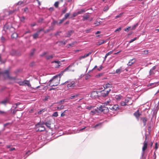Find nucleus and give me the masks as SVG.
Masks as SVG:
<instances>
[{
  "mask_svg": "<svg viewBox=\"0 0 159 159\" xmlns=\"http://www.w3.org/2000/svg\"><path fill=\"white\" fill-rule=\"evenodd\" d=\"M138 23H137L136 24H135V25H133L132 27V28H131V30H135L136 28V27L138 26Z\"/></svg>",
  "mask_w": 159,
  "mask_h": 159,
  "instance_id": "obj_39",
  "label": "nucleus"
},
{
  "mask_svg": "<svg viewBox=\"0 0 159 159\" xmlns=\"http://www.w3.org/2000/svg\"><path fill=\"white\" fill-rule=\"evenodd\" d=\"M122 98V96L120 95H116L115 98L117 100H119Z\"/></svg>",
  "mask_w": 159,
  "mask_h": 159,
  "instance_id": "obj_26",
  "label": "nucleus"
},
{
  "mask_svg": "<svg viewBox=\"0 0 159 159\" xmlns=\"http://www.w3.org/2000/svg\"><path fill=\"white\" fill-rule=\"evenodd\" d=\"M135 59L131 60L128 62V65L129 66H131L135 62Z\"/></svg>",
  "mask_w": 159,
  "mask_h": 159,
  "instance_id": "obj_24",
  "label": "nucleus"
},
{
  "mask_svg": "<svg viewBox=\"0 0 159 159\" xmlns=\"http://www.w3.org/2000/svg\"><path fill=\"white\" fill-rule=\"evenodd\" d=\"M35 129L37 131L42 132L45 130V127L43 126L42 127H40L39 128H35Z\"/></svg>",
  "mask_w": 159,
  "mask_h": 159,
  "instance_id": "obj_12",
  "label": "nucleus"
},
{
  "mask_svg": "<svg viewBox=\"0 0 159 159\" xmlns=\"http://www.w3.org/2000/svg\"><path fill=\"white\" fill-rule=\"evenodd\" d=\"M90 76L89 75H87L85 77V80H87L89 78Z\"/></svg>",
  "mask_w": 159,
  "mask_h": 159,
  "instance_id": "obj_52",
  "label": "nucleus"
},
{
  "mask_svg": "<svg viewBox=\"0 0 159 159\" xmlns=\"http://www.w3.org/2000/svg\"><path fill=\"white\" fill-rule=\"evenodd\" d=\"M17 36L18 35L16 33H14L11 35V37L13 38H16Z\"/></svg>",
  "mask_w": 159,
  "mask_h": 159,
  "instance_id": "obj_37",
  "label": "nucleus"
},
{
  "mask_svg": "<svg viewBox=\"0 0 159 159\" xmlns=\"http://www.w3.org/2000/svg\"><path fill=\"white\" fill-rule=\"evenodd\" d=\"M49 98H50V97L49 96L46 97L43 100L44 101H46L48 99H49Z\"/></svg>",
  "mask_w": 159,
  "mask_h": 159,
  "instance_id": "obj_63",
  "label": "nucleus"
},
{
  "mask_svg": "<svg viewBox=\"0 0 159 159\" xmlns=\"http://www.w3.org/2000/svg\"><path fill=\"white\" fill-rule=\"evenodd\" d=\"M58 116V112L57 111L54 112L52 115V116L57 117Z\"/></svg>",
  "mask_w": 159,
  "mask_h": 159,
  "instance_id": "obj_41",
  "label": "nucleus"
},
{
  "mask_svg": "<svg viewBox=\"0 0 159 159\" xmlns=\"http://www.w3.org/2000/svg\"><path fill=\"white\" fill-rule=\"evenodd\" d=\"M154 69V68H153L152 69L150 70L149 71V73L150 75H152V74H154V73L153 72V70Z\"/></svg>",
  "mask_w": 159,
  "mask_h": 159,
  "instance_id": "obj_44",
  "label": "nucleus"
},
{
  "mask_svg": "<svg viewBox=\"0 0 159 159\" xmlns=\"http://www.w3.org/2000/svg\"><path fill=\"white\" fill-rule=\"evenodd\" d=\"M7 102V100L6 99L4 100L3 101H2L0 102V103L2 104H3L4 105H6V103Z\"/></svg>",
  "mask_w": 159,
  "mask_h": 159,
  "instance_id": "obj_42",
  "label": "nucleus"
},
{
  "mask_svg": "<svg viewBox=\"0 0 159 159\" xmlns=\"http://www.w3.org/2000/svg\"><path fill=\"white\" fill-rule=\"evenodd\" d=\"M99 110L103 112L105 114L107 113L109 111V108L108 107H106L105 105H103L99 107Z\"/></svg>",
  "mask_w": 159,
  "mask_h": 159,
  "instance_id": "obj_5",
  "label": "nucleus"
},
{
  "mask_svg": "<svg viewBox=\"0 0 159 159\" xmlns=\"http://www.w3.org/2000/svg\"><path fill=\"white\" fill-rule=\"evenodd\" d=\"M98 97V92L97 91H93L90 94V97L93 98L95 99Z\"/></svg>",
  "mask_w": 159,
  "mask_h": 159,
  "instance_id": "obj_7",
  "label": "nucleus"
},
{
  "mask_svg": "<svg viewBox=\"0 0 159 159\" xmlns=\"http://www.w3.org/2000/svg\"><path fill=\"white\" fill-rule=\"evenodd\" d=\"M130 28V26L128 27L125 29V31L126 32H128L129 31V29Z\"/></svg>",
  "mask_w": 159,
  "mask_h": 159,
  "instance_id": "obj_57",
  "label": "nucleus"
},
{
  "mask_svg": "<svg viewBox=\"0 0 159 159\" xmlns=\"http://www.w3.org/2000/svg\"><path fill=\"white\" fill-rule=\"evenodd\" d=\"M102 124V123H100L99 124H97L96 125H95L93 127L95 128V127H96L99 125H101Z\"/></svg>",
  "mask_w": 159,
  "mask_h": 159,
  "instance_id": "obj_60",
  "label": "nucleus"
},
{
  "mask_svg": "<svg viewBox=\"0 0 159 159\" xmlns=\"http://www.w3.org/2000/svg\"><path fill=\"white\" fill-rule=\"evenodd\" d=\"M54 56L53 55H48L45 56V58L47 60H50L52 59Z\"/></svg>",
  "mask_w": 159,
  "mask_h": 159,
  "instance_id": "obj_20",
  "label": "nucleus"
},
{
  "mask_svg": "<svg viewBox=\"0 0 159 159\" xmlns=\"http://www.w3.org/2000/svg\"><path fill=\"white\" fill-rule=\"evenodd\" d=\"M137 39V38L136 37H135V38H134V39H131V40H130L129 41V43H132L133 42V41H135V40H136Z\"/></svg>",
  "mask_w": 159,
  "mask_h": 159,
  "instance_id": "obj_59",
  "label": "nucleus"
},
{
  "mask_svg": "<svg viewBox=\"0 0 159 159\" xmlns=\"http://www.w3.org/2000/svg\"><path fill=\"white\" fill-rule=\"evenodd\" d=\"M64 84L66 85L67 87L69 89H71L75 86V82L71 80L66 82Z\"/></svg>",
  "mask_w": 159,
  "mask_h": 159,
  "instance_id": "obj_3",
  "label": "nucleus"
},
{
  "mask_svg": "<svg viewBox=\"0 0 159 159\" xmlns=\"http://www.w3.org/2000/svg\"><path fill=\"white\" fill-rule=\"evenodd\" d=\"M112 102L111 101L110 99H109L106 102H104L103 104V105H104L105 106H107V105L109 106H111L112 105Z\"/></svg>",
  "mask_w": 159,
  "mask_h": 159,
  "instance_id": "obj_14",
  "label": "nucleus"
},
{
  "mask_svg": "<svg viewBox=\"0 0 159 159\" xmlns=\"http://www.w3.org/2000/svg\"><path fill=\"white\" fill-rule=\"evenodd\" d=\"M15 10L11 11L8 12L9 14H11L14 13L15 12Z\"/></svg>",
  "mask_w": 159,
  "mask_h": 159,
  "instance_id": "obj_64",
  "label": "nucleus"
},
{
  "mask_svg": "<svg viewBox=\"0 0 159 159\" xmlns=\"http://www.w3.org/2000/svg\"><path fill=\"white\" fill-rule=\"evenodd\" d=\"M21 104V103H20V102H17V103H15L14 105H16V107H14V105L13 106V107H15V108H20V109H23V108H24V107H18L19 106V105H20V104Z\"/></svg>",
  "mask_w": 159,
  "mask_h": 159,
  "instance_id": "obj_21",
  "label": "nucleus"
},
{
  "mask_svg": "<svg viewBox=\"0 0 159 159\" xmlns=\"http://www.w3.org/2000/svg\"><path fill=\"white\" fill-rule=\"evenodd\" d=\"M70 13H66L64 16V17L63 18L65 20H66L70 16Z\"/></svg>",
  "mask_w": 159,
  "mask_h": 159,
  "instance_id": "obj_32",
  "label": "nucleus"
},
{
  "mask_svg": "<svg viewBox=\"0 0 159 159\" xmlns=\"http://www.w3.org/2000/svg\"><path fill=\"white\" fill-rule=\"evenodd\" d=\"M44 28H42L41 29H40V30H39L38 31H37V32H38V33H39L40 34V32H41V31H44Z\"/></svg>",
  "mask_w": 159,
  "mask_h": 159,
  "instance_id": "obj_61",
  "label": "nucleus"
},
{
  "mask_svg": "<svg viewBox=\"0 0 159 159\" xmlns=\"http://www.w3.org/2000/svg\"><path fill=\"white\" fill-rule=\"evenodd\" d=\"M65 71L74 72L75 71L74 63H73L65 69Z\"/></svg>",
  "mask_w": 159,
  "mask_h": 159,
  "instance_id": "obj_4",
  "label": "nucleus"
},
{
  "mask_svg": "<svg viewBox=\"0 0 159 159\" xmlns=\"http://www.w3.org/2000/svg\"><path fill=\"white\" fill-rule=\"evenodd\" d=\"M103 87L104 89H106L107 88H111L112 86V85L111 84L107 83L106 84H104V85Z\"/></svg>",
  "mask_w": 159,
  "mask_h": 159,
  "instance_id": "obj_17",
  "label": "nucleus"
},
{
  "mask_svg": "<svg viewBox=\"0 0 159 159\" xmlns=\"http://www.w3.org/2000/svg\"><path fill=\"white\" fill-rule=\"evenodd\" d=\"M79 94H75L74 95L71 96L69 97V99H72L77 98L79 96Z\"/></svg>",
  "mask_w": 159,
  "mask_h": 159,
  "instance_id": "obj_23",
  "label": "nucleus"
},
{
  "mask_svg": "<svg viewBox=\"0 0 159 159\" xmlns=\"http://www.w3.org/2000/svg\"><path fill=\"white\" fill-rule=\"evenodd\" d=\"M59 4V2H56L55 3L54 5L57 8L58 7Z\"/></svg>",
  "mask_w": 159,
  "mask_h": 159,
  "instance_id": "obj_45",
  "label": "nucleus"
},
{
  "mask_svg": "<svg viewBox=\"0 0 159 159\" xmlns=\"http://www.w3.org/2000/svg\"><path fill=\"white\" fill-rule=\"evenodd\" d=\"M109 108L112 111H117L119 109V106L117 105H114L113 106L111 105Z\"/></svg>",
  "mask_w": 159,
  "mask_h": 159,
  "instance_id": "obj_8",
  "label": "nucleus"
},
{
  "mask_svg": "<svg viewBox=\"0 0 159 159\" xmlns=\"http://www.w3.org/2000/svg\"><path fill=\"white\" fill-rule=\"evenodd\" d=\"M120 104L122 106H126V103H125V102L123 101H121L120 102Z\"/></svg>",
  "mask_w": 159,
  "mask_h": 159,
  "instance_id": "obj_48",
  "label": "nucleus"
},
{
  "mask_svg": "<svg viewBox=\"0 0 159 159\" xmlns=\"http://www.w3.org/2000/svg\"><path fill=\"white\" fill-rule=\"evenodd\" d=\"M134 115L136 118H139L140 116L141 115V114L139 112V110H138L134 113Z\"/></svg>",
  "mask_w": 159,
  "mask_h": 159,
  "instance_id": "obj_15",
  "label": "nucleus"
},
{
  "mask_svg": "<svg viewBox=\"0 0 159 159\" xmlns=\"http://www.w3.org/2000/svg\"><path fill=\"white\" fill-rule=\"evenodd\" d=\"M64 107V106L62 105L60 107H57V110H61L62 109H63Z\"/></svg>",
  "mask_w": 159,
  "mask_h": 159,
  "instance_id": "obj_40",
  "label": "nucleus"
},
{
  "mask_svg": "<svg viewBox=\"0 0 159 159\" xmlns=\"http://www.w3.org/2000/svg\"><path fill=\"white\" fill-rule=\"evenodd\" d=\"M18 80L16 82L18 83L20 86H28L29 87L31 86V85L30 84L29 81L27 80H24L23 81H18Z\"/></svg>",
  "mask_w": 159,
  "mask_h": 159,
  "instance_id": "obj_2",
  "label": "nucleus"
},
{
  "mask_svg": "<svg viewBox=\"0 0 159 159\" xmlns=\"http://www.w3.org/2000/svg\"><path fill=\"white\" fill-rule=\"evenodd\" d=\"M43 124H44V122H40L35 125V128H39L40 127H42L43 126Z\"/></svg>",
  "mask_w": 159,
  "mask_h": 159,
  "instance_id": "obj_18",
  "label": "nucleus"
},
{
  "mask_svg": "<svg viewBox=\"0 0 159 159\" xmlns=\"http://www.w3.org/2000/svg\"><path fill=\"white\" fill-rule=\"evenodd\" d=\"M23 3H24L22 1H20L17 3V5H20Z\"/></svg>",
  "mask_w": 159,
  "mask_h": 159,
  "instance_id": "obj_54",
  "label": "nucleus"
},
{
  "mask_svg": "<svg viewBox=\"0 0 159 159\" xmlns=\"http://www.w3.org/2000/svg\"><path fill=\"white\" fill-rule=\"evenodd\" d=\"M121 30V27H119L118 28H117V29H116L115 31V32H116L117 31H120V30Z\"/></svg>",
  "mask_w": 159,
  "mask_h": 159,
  "instance_id": "obj_62",
  "label": "nucleus"
},
{
  "mask_svg": "<svg viewBox=\"0 0 159 159\" xmlns=\"http://www.w3.org/2000/svg\"><path fill=\"white\" fill-rule=\"evenodd\" d=\"M148 145V141H144L143 143V146L142 148V151L144 152L147 148Z\"/></svg>",
  "mask_w": 159,
  "mask_h": 159,
  "instance_id": "obj_11",
  "label": "nucleus"
},
{
  "mask_svg": "<svg viewBox=\"0 0 159 159\" xmlns=\"http://www.w3.org/2000/svg\"><path fill=\"white\" fill-rule=\"evenodd\" d=\"M2 74L3 75V76L5 79H8V75H10L9 74V71L8 70H6L2 72Z\"/></svg>",
  "mask_w": 159,
  "mask_h": 159,
  "instance_id": "obj_10",
  "label": "nucleus"
},
{
  "mask_svg": "<svg viewBox=\"0 0 159 159\" xmlns=\"http://www.w3.org/2000/svg\"><path fill=\"white\" fill-rule=\"evenodd\" d=\"M109 9V7L108 6H106L103 9V11H107Z\"/></svg>",
  "mask_w": 159,
  "mask_h": 159,
  "instance_id": "obj_56",
  "label": "nucleus"
},
{
  "mask_svg": "<svg viewBox=\"0 0 159 159\" xmlns=\"http://www.w3.org/2000/svg\"><path fill=\"white\" fill-rule=\"evenodd\" d=\"M85 12V10L84 9H82L80 11L77 12L78 14H81Z\"/></svg>",
  "mask_w": 159,
  "mask_h": 159,
  "instance_id": "obj_36",
  "label": "nucleus"
},
{
  "mask_svg": "<svg viewBox=\"0 0 159 159\" xmlns=\"http://www.w3.org/2000/svg\"><path fill=\"white\" fill-rule=\"evenodd\" d=\"M111 91V89H109L108 90L105 89L101 91V95L103 97H106L107 96L109 93V92Z\"/></svg>",
  "mask_w": 159,
  "mask_h": 159,
  "instance_id": "obj_6",
  "label": "nucleus"
},
{
  "mask_svg": "<svg viewBox=\"0 0 159 159\" xmlns=\"http://www.w3.org/2000/svg\"><path fill=\"white\" fill-rule=\"evenodd\" d=\"M73 33V31L72 30H70L66 34L67 35L66 36V37H70L72 34Z\"/></svg>",
  "mask_w": 159,
  "mask_h": 159,
  "instance_id": "obj_25",
  "label": "nucleus"
},
{
  "mask_svg": "<svg viewBox=\"0 0 159 159\" xmlns=\"http://www.w3.org/2000/svg\"><path fill=\"white\" fill-rule=\"evenodd\" d=\"M52 63H55L57 64L55 66L56 67H59L60 66V61H55L52 62Z\"/></svg>",
  "mask_w": 159,
  "mask_h": 159,
  "instance_id": "obj_22",
  "label": "nucleus"
},
{
  "mask_svg": "<svg viewBox=\"0 0 159 159\" xmlns=\"http://www.w3.org/2000/svg\"><path fill=\"white\" fill-rule=\"evenodd\" d=\"M89 17V15H86L83 16V20L85 21L88 19Z\"/></svg>",
  "mask_w": 159,
  "mask_h": 159,
  "instance_id": "obj_34",
  "label": "nucleus"
},
{
  "mask_svg": "<svg viewBox=\"0 0 159 159\" xmlns=\"http://www.w3.org/2000/svg\"><path fill=\"white\" fill-rule=\"evenodd\" d=\"M78 12H74L72 14V16L70 17L72 18L73 17H75L78 15Z\"/></svg>",
  "mask_w": 159,
  "mask_h": 159,
  "instance_id": "obj_43",
  "label": "nucleus"
},
{
  "mask_svg": "<svg viewBox=\"0 0 159 159\" xmlns=\"http://www.w3.org/2000/svg\"><path fill=\"white\" fill-rule=\"evenodd\" d=\"M8 77V79L10 80H16V77H11L10 75H7Z\"/></svg>",
  "mask_w": 159,
  "mask_h": 159,
  "instance_id": "obj_35",
  "label": "nucleus"
},
{
  "mask_svg": "<svg viewBox=\"0 0 159 159\" xmlns=\"http://www.w3.org/2000/svg\"><path fill=\"white\" fill-rule=\"evenodd\" d=\"M143 122V123L144 126H145L146 125V122L147 121V119L146 117H143L141 118Z\"/></svg>",
  "mask_w": 159,
  "mask_h": 159,
  "instance_id": "obj_19",
  "label": "nucleus"
},
{
  "mask_svg": "<svg viewBox=\"0 0 159 159\" xmlns=\"http://www.w3.org/2000/svg\"><path fill=\"white\" fill-rule=\"evenodd\" d=\"M60 76L56 75L54 76L49 81L50 83L49 85L51 87L57 86L60 83Z\"/></svg>",
  "mask_w": 159,
  "mask_h": 159,
  "instance_id": "obj_1",
  "label": "nucleus"
},
{
  "mask_svg": "<svg viewBox=\"0 0 159 159\" xmlns=\"http://www.w3.org/2000/svg\"><path fill=\"white\" fill-rule=\"evenodd\" d=\"M107 42V40H101L99 41L98 42L96 43V45H100L102 44H103Z\"/></svg>",
  "mask_w": 159,
  "mask_h": 159,
  "instance_id": "obj_16",
  "label": "nucleus"
},
{
  "mask_svg": "<svg viewBox=\"0 0 159 159\" xmlns=\"http://www.w3.org/2000/svg\"><path fill=\"white\" fill-rule=\"evenodd\" d=\"M39 34V33H38V32L37 31V32L36 33L33 34V38L34 39H36L38 37Z\"/></svg>",
  "mask_w": 159,
  "mask_h": 159,
  "instance_id": "obj_29",
  "label": "nucleus"
},
{
  "mask_svg": "<svg viewBox=\"0 0 159 159\" xmlns=\"http://www.w3.org/2000/svg\"><path fill=\"white\" fill-rule=\"evenodd\" d=\"M25 17L24 16H22L20 18V21L23 22H25Z\"/></svg>",
  "mask_w": 159,
  "mask_h": 159,
  "instance_id": "obj_38",
  "label": "nucleus"
},
{
  "mask_svg": "<svg viewBox=\"0 0 159 159\" xmlns=\"http://www.w3.org/2000/svg\"><path fill=\"white\" fill-rule=\"evenodd\" d=\"M76 43V42H72L71 43L68 45V48H70L73 47V45Z\"/></svg>",
  "mask_w": 159,
  "mask_h": 159,
  "instance_id": "obj_28",
  "label": "nucleus"
},
{
  "mask_svg": "<svg viewBox=\"0 0 159 159\" xmlns=\"http://www.w3.org/2000/svg\"><path fill=\"white\" fill-rule=\"evenodd\" d=\"M148 50H145L142 51V54H146L148 53Z\"/></svg>",
  "mask_w": 159,
  "mask_h": 159,
  "instance_id": "obj_46",
  "label": "nucleus"
},
{
  "mask_svg": "<svg viewBox=\"0 0 159 159\" xmlns=\"http://www.w3.org/2000/svg\"><path fill=\"white\" fill-rule=\"evenodd\" d=\"M122 71V69L121 67L120 68L117 69L116 71V73L120 74Z\"/></svg>",
  "mask_w": 159,
  "mask_h": 159,
  "instance_id": "obj_31",
  "label": "nucleus"
},
{
  "mask_svg": "<svg viewBox=\"0 0 159 159\" xmlns=\"http://www.w3.org/2000/svg\"><path fill=\"white\" fill-rule=\"evenodd\" d=\"M91 54V52H89L88 53L85 54L84 56H85V58L89 56Z\"/></svg>",
  "mask_w": 159,
  "mask_h": 159,
  "instance_id": "obj_58",
  "label": "nucleus"
},
{
  "mask_svg": "<svg viewBox=\"0 0 159 159\" xmlns=\"http://www.w3.org/2000/svg\"><path fill=\"white\" fill-rule=\"evenodd\" d=\"M7 112L5 111L0 110V115H4L6 114Z\"/></svg>",
  "mask_w": 159,
  "mask_h": 159,
  "instance_id": "obj_50",
  "label": "nucleus"
},
{
  "mask_svg": "<svg viewBox=\"0 0 159 159\" xmlns=\"http://www.w3.org/2000/svg\"><path fill=\"white\" fill-rule=\"evenodd\" d=\"M125 103H126V106H128L132 104L133 103L131 101V99L127 98L125 100Z\"/></svg>",
  "mask_w": 159,
  "mask_h": 159,
  "instance_id": "obj_9",
  "label": "nucleus"
},
{
  "mask_svg": "<svg viewBox=\"0 0 159 159\" xmlns=\"http://www.w3.org/2000/svg\"><path fill=\"white\" fill-rule=\"evenodd\" d=\"M65 20H64L63 18L62 19L60 20L59 22L58 23V24H61Z\"/></svg>",
  "mask_w": 159,
  "mask_h": 159,
  "instance_id": "obj_49",
  "label": "nucleus"
},
{
  "mask_svg": "<svg viewBox=\"0 0 159 159\" xmlns=\"http://www.w3.org/2000/svg\"><path fill=\"white\" fill-rule=\"evenodd\" d=\"M46 110L45 109H41L38 112V114L39 115L41 114H42L43 112L45 111Z\"/></svg>",
  "mask_w": 159,
  "mask_h": 159,
  "instance_id": "obj_33",
  "label": "nucleus"
},
{
  "mask_svg": "<svg viewBox=\"0 0 159 159\" xmlns=\"http://www.w3.org/2000/svg\"><path fill=\"white\" fill-rule=\"evenodd\" d=\"M113 50L111 51L106 54V56H108L111 54H112L113 52Z\"/></svg>",
  "mask_w": 159,
  "mask_h": 159,
  "instance_id": "obj_53",
  "label": "nucleus"
},
{
  "mask_svg": "<svg viewBox=\"0 0 159 159\" xmlns=\"http://www.w3.org/2000/svg\"><path fill=\"white\" fill-rule=\"evenodd\" d=\"M94 24L96 26H98L101 24V23L100 22L96 21Z\"/></svg>",
  "mask_w": 159,
  "mask_h": 159,
  "instance_id": "obj_51",
  "label": "nucleus"
},
{
  "mask_svg": "<svg viewBox=\"0 0 159 159\" xmlns=\"http://www.w3.org/2000/svg\"><path fill=\"white\" fill-rule=\"evenodd\" d=\"M53 30V27H50L47 30H46L44 31V33H47L49 32L51 30Z\"/></svg>",
  "mask_w": 159,
  "mask_h": 159,
  "instance_id": "obj_27",
  "label": "nucleus"
},
{
  "mask_svg": "<svg viewBox=\"0 0 159 159\" xmlns=\"http://www.w3.org/2000/svg\"><path fill=\"white\" fill-rule=\"evenodd\" d=\"M94 107V106H90L86 107V108L89 110H91Z\"/></svg>",
  "mask_w": 159,
  "mask_h": 159,
  "instance_id": "obj_47",
  "label": "nucleus"
},
{
  "mask_svg": "<svg viewBox=\"0 0 159 159\" xmlns=\"http://www.w3.org/2000/svg\"><path fill=\"white\" fill-rule=\"evenodd\" d=\"M35 51V49H33L31 51V53H30V55L31 56H32L34 54Z\"/></svg>",
  "mask_w": 159,
  "mask_h": 159,
  "instance_id": "obj_55",
  "label": "nucleus"
},
{
  "mask_svg": "<svg viewBox=\"0 0 159 159\" xmlns=\"http://www.w3.org/2000/svg\"><path fill=\"white\" fill-rule=\"evenodd\" d=\"M67 9L68 8L67 7H64L62 11L61 15H62L63 14L65 13L67 11Z\"/></svg>",
  "mask_w": 159,
  "mask_h": 159,
  "instance_id": "obj_30",
  "label": "nucleus"
},
{
  "mask_svg": "<svg viewBox=\"0 0 159 159\" xmlns=\"http://www.w3.org/2000/svg\"><path fill=\"white\" fill-rule=\"evenodd\" d=\"M44 124L45 125L49 128H51V121L50 120L46 122H44Z\"/></svg>",
  "mask_w": 159,
  "mask_h": 159,
  "instance_id": "obj_13",
  "label": "nucleus"
}]
</instances>
